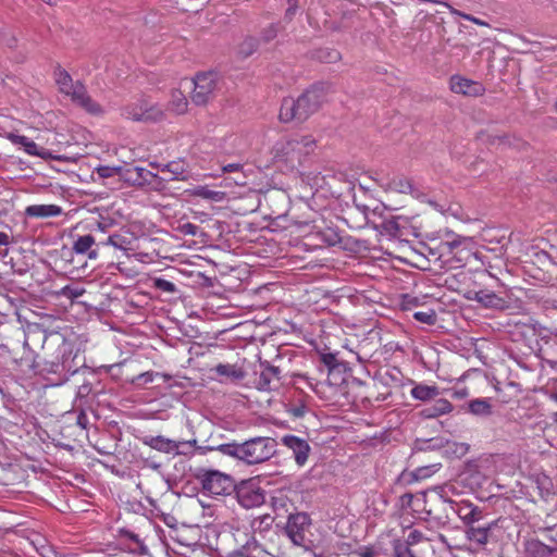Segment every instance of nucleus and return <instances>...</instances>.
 <instances>
[{"mask_svg":"<svg viewBox=\"0 0 557 557\" xmlns=\"http://www.w3.org/2000/svg\"><path fill=\"white\" fill-rule=\"evenodd\" d=\"M0 41L3 46L14 49L17 46V38L11 30H4L0 34Z\"/></svg>","mask_w":557,"mask_h":557,"instance_id":"nucleus-43","label":"nucleus"},{"mask_svg":"<svg viewBox=\"0 0 557 557\" xmlns=\"http://www.w3.org/2000/svg\"><path fill=\"white\" fill-rule=\"evenodd\" d=\"M153 381V372H144V373H140L139 375H137L134 380H133V383L135 384H147V383H150Z\"/></svg>","mask_w":557,"mask_h":557,"instance_id":"nucleus-48","label":"nucleus"},{"mask_svg":"<svg viewBox=\"0 0 557 557\" xmlns=\"http://www.w3.org/2000/svg\"><path fill=\"white\" fill-rule=\"evenodd\" d=\"M162 172H169L172 174V176L169 180H184L185 177L183 175L184 170L183 166L177 162H170L162 168Z\"/></svg>","mask_w":557,"mask_h":557,"instance_id":"nucleus-40","label":"nucleus"},{"mask_svg":"<svg viewBox=\"0 0 557 557\" xmlns=\"http://www.w3.org/2000/svg\"><path fill=\"white\" fill-rule=\"evenodd\" d=\"M321 361L330 371L335 370L339 366L336 356L332 352L321 355Z\"/></svg>","mask_w":557,"mask_h":557,"instance_id":"nucleus-44","label":"nucleus"},{"mask_svg":"<svg viewBox=\"0 0 557 557\" xmlns=\"http://www.w3.org/2000/svg\"><path fill=\"white\" fill-rule=\"evenodd\" d=\"M468 410L474 416L488 417L492 414V405L488 399L476 398L468 403Z\"/></svg>","mask_w":557,"mask_h":557,"instance_id":"nucleus-25","label":"nucleus"},{"mask_svg":"<svg viewBox=\"0 0 557 557\" xmlns=\"http://www.w3.org/2000/svg\"><path fill=\"white\" fill-rule=\"evenodd\" d=\"M318 235L321 240L329 246H336L343 243L339 232L333 227H325L324 230L319 231Z\"/></svg>","mask_w":557,"mask_h":557,"instance_id":"nucleus-28","label":"nucleus"},{"mask_svg":"<svg viewBox=\"0 0 557 557\" xmlns=\"http://www.w3.org/2000/svg\"><path fill=\"white\" fill-rule=\"evenodd\" d=\"M92 391V386L90 383H83L77 391V396L79 398L87 397Z\"/></svg>","mask_w":557,"mask_h":557,"instance_id":"nucleus-52","label":"nucleus"},{"mask_svg":"<svg viewBox=\"0 0 557 557\" xmlns=\"http://www.w3.org/2000/svg\"><path fill=\"white\" fill-rule=\"evenodd\" d=\"M177 230L184 235L196 236L198 234L199 226L190 222H186L180 224Z\"/></svg>","mask_w":557,"mask_h":557,"instance_id":"nucleus-45","label":"nucleus"},{"mask_svg":"<svg viewBox=\"0 0 557 557\" xmlns=\"http://www.w3.org/2000/svg\"><path fill=\"white\" fill-rule=\"evenodd\" d=\"M61 294L67 298L74 299L81 297L84 294V290L67 285L62 288Z\"/></svg>","mask_w":557,"mask_h":557,"instance_id":"nucleus-47","label":"nucleus"},{"mask_svg":"<svg viewBox=\"0 0 557 557\" xmlns=\"http://www.w3.org/2000/svg\"><path fill=\"white\" fill-rule=\"evenodd\" d=\"M496 525V521L471 524L466 528V537L480 546H484L488 543L492 536V530Z\"/></svg>","mask_w":557,"mask_h":557,"instance_id":"nucleus-16","label":"nucleus"},{"mask_svg":"<svg viewBox=\"0 0 557 557\" xmlns=\"http://www.w3.org/2000/svg\"><path fill=\"white\" fill-rule=\"evenodd\" d=\"M463 481H466L472 488L481 487L485 481L484 474L479 470V467L474 462L467 463L462 474Z\"/></svg>","mask_w":557,"mask_h":557,"instance_id":"nucleus-24","label":"nucleus"},{"mask_svg":"<svg viewBox=\"0 0 557 557\" xmlns=\"http://www.w3.org/2000/svg\"><path fill=\"white\" fill-rule=\"evenodd\" d=\"M124 166H110V165H99L92 172V175H97L98 180H106L112 177H119V180H123ZM92 180L96 182L97 180L92 176Z\"/></svg>","mask_w":557,"mask_h":557,"instance_id":"nucleus-26","label":"nucleus"},{"mask_svg":"<svg viewBox=\"0 0 557 557\" xmlns=\"http://www.w3.org/2000/svg\"><path fill=\"white\" fill-rule=\"evenodd\" d=\"M388 188L391 190H394L397 193L407 194V193L411 191L412 186H411L410 181L407 177H405L403 175H398V176L393 177L388 182Z\"/></svg>","mask_w":557,"mask_h":557,"instance_id":"nucleus-29","label":"nucleus"},{"mask_svg":"<svg viewBox=\"0 0 557 557\" xmlns=\"http://www.w3.org/2000/svg\"><path fill=\"white\" fill-rule=\"evenodd\" d=\"M440 392L436 386L419 384L411 389V396L416 399L426 401L438 396Z\"/></svg>","mask_w":557,"mask_h":557,"instance_id":"nucleus-27","label":"nucleus"},{"mask_svg":"<svg viewBox=\"0 0 557 557\" xmlns=\"http://www.w3.org/2000/svg\"><path fill=\"white\" fill-rule=\"evenodd\" d=\"M307 411V407L304 405V404H300L298 406H293L290 409H289V412L295 417V418H302L305 416Z\"/></svg>","mask_w":557,"mask_h":557,"instance_id":"nucleus-51","label":"nucleus"},{"mask_svg":"<svg viewBox=\"0 0 557 557\" xmlns=\"http://www.w3.org/2000/svg\"><path fill=\"white\" fill-rule=\"evenodd\" d=\"M171 109L177 114H182L187 110V99L181 91H174L172 94V100L170 102Z\"/></svg>","mask_w":557,"mask_h":557,"instance_id":"nucleus-32","label":"nucleus"},{"mask_svg":"<svg viewBox=\"0 0 557 557\" xmlns=\"http://www.w3.org/2000/svg\"><path fill=\"white\" fill-rule=\"evenodd\" d=\"M260 367L262 370L255 381L256 388L263 392L276 388L281 381V369L267 361L260 362Z\"/></svg>","mask_w":557,"mask_h":557,"instance_id":"nucleus-13","label":"nucleus"},{"mask_svg":"<svg viewBox=\"0 0 557 557\" xmlns=\"http://www.w3.org/2000/svg\"><path fill=\"white\" fill-rule=\"evenodd\" d=\"M76 423L77 425H79L82 429H87V425H88V417L86 414V412L84 410H81L79 413L77 414V418H76Z\"/></svg>","mask_w":557,"mask_h":557,"instance_id":"nucleus-53","label":"nucleus"},{"mask_svg":"<svg viewBox=\"0 0 557 557\" xmlns=\"http://www.w3.org/2000/svg\"><path fill=\"white\" fill-rule=\"evenodd\" d=\"M462 16H463L466 20H469V21H471V22H473V23H475V24H478V25H487L485 22H483V21H481V20H479V18H476V17H474V16H471V15H469V14H463Z\"/></svg>","mask_w":557,"mask_h":557,"instance_id":"nucleus-61","label":"nucleus"},{"mask_svg":"<svg viewBox=\"0 0 557 557\" xmlns=\"http://www.w3.org/2000/svg\"><path fill=\"white\" fill-rule=\"evenodd\" d=\"M95 243V238L90 234L79 236L73 244V250L78 255H87L89 259H96L98 252L92 249Z\"/></svg>","mask_w":557,"mask_h":557,"instance_id":"nucleus-22","label":"nucleus"},{"mask_svg":"<svg viewBox=\"0 0 557 557\" xmlns=\"http://www.w3.org/2000/svg\"><path fill=\"white\" fill-rule=\"evenodd\" d=\"M197 479L202 490L211 495H231L235 487V480L218 470H202Z\"/></svg>","mask_w":557,"mask_h":557,"instance_id":"nucleus-6","label":"nucleus"},{"mask_svg":"<svg viewBox=\"0 0 557 557\" xmlns=\"http://www.w3.org/2000/svg\"><path fill=\"white\" fill-rule=\"evenodd\" d=\"M8 138L12 144L22 147L25 150V152H27L30 156H36L44 160L52 159L59 161H71V158L69 157L55 156L52 154L48 149L44 147H38L34 140L24 135L10 133L8 135Z\"/></svg>","mask_w":557,"mask_h":557,"instance_id":"nucleus-12","label":"nucleus"},{"mask_svg":"<svg viewBox=\"0 0 557 557\" xmlns=\"http://www.w3.org/2000/svg\"><path fill=\"white\" fill-rule=\"evenodd\" d=\"M453 410V405L446 399H437L433 407L430 409L429 417H435L440 414L448 413Z\"/></svg>","mask_w":557,"mask_h":557,"instance_id":"nucleus-33","label":"nucleus"},{"mask_svg":"<svg viewBox=\"0 0 557 557\" xmlns=\"http://www.w3.org/2000/svg\"><path fill=\"white\" fill-rule=\"evenodd\" d=\"M394 557H417L412 547L407 545L401 539H395L392 542Z\"/></svg>","mask_w":557,"mask_h":557,"instance_id":"nucleus-30","label":"nucleus"},{"mask_svg":"<svg viewBox=\"0 0 557 557\" xmlns=\"http://www.w3.org/2000/svg\"><path fill=\"white\" fill-rule=\"evenodd\" d=\"M235 487L233 493L243 508L251 509L265 503L267 493L256 478L242 480L238 484L235 483Z\"/></svg>","mask_w":557,"mask_h":557,"instance_id":"nucleus-4","label":"nucleus"},{"mask_svg":"<svg viewBox=\"0 0 557 557\" xmlns=\"http://www.w3.org/2000/svg\"><path fill=\"white\" fill-rule=\"evenodd\" d=\"M152 284L156 289L164 293L173 294L177 290L174 283L162 277H156Z\"/></svg>","mask_w":557,"mask_h":557,"instance_id":"nucleus-38","label":"nucleus"},{"mask_svg":"<svg viewBox=\"0 0 557 557\" xmlns=\"http://www.w3.org/2000/svg\"><path fill=\"white\" fill-rule=\"evenodd\" d=\"M525 552L529 557H553L557 549L539 540H531L525 545Z\"/></svg>","mask_w":557,"mask_h":557,"instance_id":"nucleus-23","label":"nucleus"},{"mask_svg":"<svg viewBox=\"0 0 557 557\" xmlns=\"http://www.w3.org/2000/svg\"><path fill=\"white\" fill-rule=\"evenodd\" d=\"M386 230L388 231H397L398 230V224L394 221H389L386 223Z\"/></svg>","mask_w":557,"mask_h":557,"instance_id":"nucleus-62","label":"nucleus"},{"mask_svg":"<svg viewBox=\"0 0 557 557\" xmlns=\"http://www.w3.org/2000/svg\"><path fill=\"white\" fill-rule=\"evenodd\" d=\"M413 318L428 325H434L436 323V313L433 310L414 312Z\"/></svg>","mask_w":557,"mask_h":557,"instance_id":"nucleus-42","label":"nucleus"},{"mask_svg":"<svg viewBox=\"0 0 557 557\" xmlns=\"http://www.w3.org/2000/svg\"><path fill=\"white\" fill-rule=\"evenodd\" d=\"M423 539V534L422 532H420L419 530H412L409 532L408 536L406 539H401L403 541H405V543L407 545H409L410 547L417 545L418 543H420Z\"/></svg>","mask_w":557,"mask_h":557,"instance_id":"nucleus-46","label":"nucleus"},{"mask_svg":"<svg viewBox=\"0 0 557 557\" xmlns=\"http://www.w3.org/2000/svg\"><path fill=\"white\" fill-rule=\"evenodd\" d=\"M400 499H401L403 505L410 506V504L413 499V495L411 493H406L400 497Z\"/></svg>","mask_w":557,"mask_h":557,"instance_id":"nucleus-59","label":"nucleus"},{"mask_svg":"<svg viewBox=\"0 0 557 557\" xmlns=\"http://www.w3.org/2000/svg\"><path fill=\"white\" fill-rule=\"evenodd\" d=\"M78 106L84 108L87 112L91 114H101L102 109L99 103L94 101L91 97L87 94V96L84 98V100L78 102Z\"/></svg>","mask_w":557,"mask_h":557,"instance_id":"nucleus-39","label":"nucleus"},{"mask_svg":"<svg viewBox=\"0 0 557 557\" xmlns=\"http://www.w3.org/2000/svg\"><path fill=\"white\" fill-rule=\"evenodd\" d=\"M195 196L201 197L203 199H209L213 201H220L222 199L223 193L211 190L206 187H198L193 193Z\"/></svg>","mask_w":557,"mask_h":557,"instance_id":"nucleus-36","label":"nucleus"},{"mask_svg":"<svg viewBox=\"0 0 557 557\" xmlns=\"http://www.w3.org/2000/svg\"><path fill=\"white\" fill-rule=\"evenodd\" d=\"M468 299L475 300L486 308H503L505 302L495 293L485 289L469 292Z\"/></svg>","mask_w":557,"mask_h":557,"instance_id":"nucleus-19","label":"nucleus"},{"mask_svg":"<svg viewBox=\"0 0 557 557\" xmlns=\"http://www.w3.org/2000/svg\"><path fill=\"white\" fill-rule=\"evenodd\" d=\"M257 47H258L257 39L249 37V38L245 39L243 41V44L240 45L239 53L243 54L244 58H247L257 50Z\"/></svg>","mask_w":557,"mask_h":557,"instance_id":"nucleus-41","label":"nucleus"},{"mask_svg":"<svg viewBox=\"0 0 557 557\" xmlns=\"http://www.w3.org/2000/svg\"><path fill=\"white\" fill-rule=\"evenodd\" d=\"M10 244V237L7 233H0V246H8Z\"/></svg>","mask_w":557,"mask_h":557,"instance_id":"nucleus-60","label":"nucleus"},{"mask_svg":"<svg viewBox=\"0 0 557 557\" xmlns=\"http://www.w3.org/2000/svg\"><path fill=\"white\" fill-rule=\"evenodd\" d=\"M276 36V29L273 25H271L269 28H267L263 32V39L264 41H270Z\"/></svg>","mask_w":557,"mask_h":557,"instance_id":"nucleus-56","label":"nucleus"},{"mask_svg":"<svg viewBox=\"0 0 557 557\" xmlns=\"http://www.w3.org/2000/svg\"><path fill=\"white\" fill-rule=\"evenodd\" d=\"M57 83L60 86L62 92H65L67 89L71 88V86L74 85L71 75L66 71L61 69H59L57 72Z\"/></svg>","mask_w":557,"mask_h":557,"instance_id":"nucleus-37","label":"nucleus"},{"mask_svg":"<svg viewBox=\"0 0 557 557\" xmlns=\"http://www.w3.org/2000/svg\"><path fill=\"white\" fill-rule=\"evenodd\" d=\"M141 442L152 449L164 454L175 453L176 455H188L193 451L197 444L196 440L191 441H173L162 435L152 436L146 435Z\"/></svg>","mask_w":557,"mask_h":557,"instance_id":"nucleus-7","label":"nucleus"},{"mask_svg":"<svg viewBox=\"0 0 557 557\" xmlns=\"http://www.w3.org/2000/svg\"><path fill=\"white\" fill-rule=\"evenodd\" d=\"M441 498L443 504L460 518L466 528L484 520V511L479 506L467 500L456 502L443 495Z\"/></svg>","mask_w":557,"mask_h":557,"instance_id":"nucleus-9","label":"nucleus"},{"mask_svg":"<svg viewBox=\"0 0 557 557\" xmlns=\"http://www.w3.org/2000/svg\"><path fill=\"white\" fill-rule=\"evenodd\" d=\"M318 59L322 62L332 63V62H336L337 60H339L341 55H339L338 51L332 50V51L327 52L326 55H318Z\"/></svg>","mask_w":557,"mask_h":557,"instance_id":"nucleus-49","label":"nucleus"},{"mask_svg":"<svg viewBox=\"0 0 557 557\" xmlns=\"http://www.w3.org/2000/svg\"><path fill=\"white\" fill-rule=\"evenodd\" d=\"M121 114L126 119L140 122H158L163 119V111L146 100L126 104L122 108Z\"/></svg>","mask_w":557,"mask_h":557,"instance_id":"nucleus-8","label":"nucleus"},{"mask_svg":"<svg viewBox=\"0 0 557 557\" xmlns=\"http://www.w3.org/2000/svg\"><path fill=\"white\" fill-rule=\"evenodd\" d=\"M461 244V237L455 236L451 240H446L444 245H446L449 249V251H453L456 247H458Z\"/></svg>","mask_w":557,"mask_h":557,"instance_id":"nucleus-57","label":"nucleus"},{"mask_svg":"<svg viewBox=\"0 0 557 557\" xmlns=\"http://www.w3.org/2000/svg\"><path fill=\"white\" fill-rule=\"evenodd\" d=\"M355 554L359 557H376V553L370 547L360 548Z\"/></svg>","mask_w":557,"mask_h":557,"instance_id":"nucleus-55","label":"nucleus"},{"mask_svg":"<svg viewBox=\"0 0 557 557\" xmlns=\"http://www.w3.org/2000/svg\"><path fill=\"white\" fill-rule=\"evenodd\" d=\"M194 90L191 92V101L196 106H206L215 98L219 89V75L216 72H202L193 79Z\"/></svg>","mask_w":557,"mask_h":557,"instance_id":"nucleus-5","label":"nucleus"},{"mask_svg":"<svg viewBox=\"0 0 557 557\" xmlns=\"http://www.w3.org/2000/svg\"><path fill=\"white\" fill-rule=\"evenodd\" d=\"M243 169V164L240 163H228L222 165V171L224 173H232V172H238Z\"/></svg>","mask_w":557,"mask_h":557,"instance_id":"nucleus-54","label":"nucleus"},{"mask_svg":"<svg viewBox=\"0 0 557 557\" xmlns=\"http://www.w3.org/2000/svg\"><path fill=\"white\" fill-rule=\"evenodd\" d=\"M66 95L72 97V100L78 104L87 96V90L83 84L76 82L70 89L65 91Z\"/></svg>","mask_w":557,"mask_h":557,"instance_id":"nucleus-35","label":"nucleus"},{"mask_svg":"<svg viewBox=\"0 0 557 557\" xmlns=\"http://www.w3.org/2000/svg\"><path fill=\"white\" fill-rule=\"evenodd\" d=\"M450 89L456 94H461L470 97L481 96L485 90L481 83L463 78L461 76L451 77Z\"/></svg>","mask_w":557,"mask_h":557,"instance_id":"nucleus-17","label":"nucleus"},{"mask_svg":"<svg viewBox=\"0 0 557 557\" xmlns=\"http://www.w3.org/2000/svg\"><path fill=\"white\" fill-rule=\"evenodd\" d=\"M329 90L330 85L318 83L310 86L297 98H284L280 108V121L283 123H304L319 111L326 100Z\"/></svg>","mask_w":557,"mask_h":557,"instance_id":"nucleus-1","label":"nucleus"},{"mask_svg":"<svg viewBox=\"0 0 557 557\" xmlns=\"http://www.w3.org/2000/svg\"><path fill=\"white\" fill-rule=\"evenodd\" d=\"M120 533L126 540L124 545L128 553L139 557H152L147 545L136 533L128 530H121Z\"/></svg>","mask_w":557,"mask_h":557,"instance_id":"nucleus-18","label":"nucleus"},{"mask_svg":"<svg viewBox=\"0 0 557 557\" xmlns=\"http://www.w3.org/2000/svg\"><path fill=\"white\" fill-rule=\"evenodd\" d=\"M106 245H111L114 248L121 249V250H127L128 246L131 244V240L121 235V234H112L107 238Z\"/></svg>","mask_w":557,"mask_h":557,"instance_id":"nucleus-34","label":"nucleus"},{"mask_svg":"<svg viewBox=\"0 0 557 557\" xmlns=\"http://www.w3.org/2000/svg\"><path fill=\"white\" fill-rule=\"evenodd\" d=\"M277 442L268 436H257L244 443H227L218 446L223 455L236 458L248 465H259L271 459L276 453Z\"/></svg>","mask_w":557,"mask_h":557,"instance_id":"nucleus-2","label":"nucleus"},{"mask_svg":"<svg viewBox=\"0 0 557 557\" xmlns=\"http://www.w3.org/2000/svg\"><path fill=\"white\" fill-rule=\"evenodd\" d=\"M282 443L293 451L295 461L298 466H304L309 457L311 450L308 442L295 435H284Z\"/></svg>","mask_w":557,"mask_h":557,"instance_id":"nucleus-15","label":"nucleus"},{"mask_svg":"<svg viewBox=\"0 0 557 557\" xmlns=\"http://www.w3.org/2000/svg\"><path fill=\"white\" fill-rule=\"evenodd\" d=\"M315 147V141L310 135L295 136L280 140L274 146L275 159L289 163L300 164L302 159L309 156Z\"/></svg>","mask_w":557,"mask_h":557,"instance_id":"nucleus-3","label":"nucleus"},{"mask_svg":"<svg viewBox=\"0 0 557 557\" xmlns=\"http://www.w3.org/2000/svg\"><path fill=\"white\" fill-rule=\"evenodd\" d=\"M311 524L310 516L306 512L292 513L287 518L285 534L297 546H306L307 532Z\"/></svg>","mask_w":557,"mask_h":557,"instance_id":"nucleus-10","label":"nucleus"},{"mask_svg":"<svg viewBox=\"0 0 557 557\" xmlns=\"http://www.w3.org/2000/svg\"><path fill=\"white\" fill-rule=\"evenodd\" d=\"M497 139L500 141V144H505V139H507V136L497 137Z\"/></svg>","mask_w":557,"mask_h":557,"instance_id":"nucleus-63","label":"nucleus"},{"mask_svg":"<svg viewBox=\"0 0 557 557\" xmlns=\"http://www.w3.org/2000/svg\"><path fill=\"white\" fill-rule=\"evenodd\" d=\"M75 357H71V352L66 356L63 355L62 362L61 363H53L51 364L50 372H53L59 375L57 382L54 384H62L66 381H69L70 376L76 374L79 370L83 372H89V368L82 366H73Z\"/></svg>","mask_w":557,"mask_h":557,"instance_id":"nucleus-14","label":"nucleus"},{"mask_svg":"<svg viewBox=\"0 0 557 557\" xmlns=\"http://www.w3.org/2000/svg\"><path fill=\"white\" fill-rule=\"evenodd\" d=\"M273 522L274 518L271 515L265 513L252 519L251 529L253 532H264L272 527Z\"/></svg>","mask_w":557,"mask_h":557,"instance_id":"nucleus-31","label":"nucleus"},{"mask_svg":"<svg viewBox=\"0 0 557 557\" xmlns=\"http://www.w3.org/2000/svg\"><path fill=\"white\" fill-rule=\"evenodd\" d=\"M313 557H322V556L314 553Z\"/></svg>","mask_w":557,"mask_h":557,"instance_id":"nucleus-64","label":"nucleus"},{"mask_svg":"<svg viewBox=\"0 0 557 557\" xmlns=\"http://www.w3.org/2000/svg\"><path fill=\"white\" fill-rule=\"evenodd\" d=\"M25 214L29 218H50L62 214V208L57 205H32L26 207Z\"/></svg>","mask_w":557,"mask_h":557,"instance_id":"nucleus-21","label":"nucleus"},{"mask_svg":"<svg viewBox=\"0 0 557 557\" xmlns=\"http://www.w3.org/2000/svg\"><path fill=\"white\" fill-rule=\"evenodd\" d=\"M123 181L132 186H149L153 189H160L165 178L158 176L145 168L124 166Z\"/></svg>","mask_w":557,"mask_h":557,"instance_id":"nucleus-11","label":"nucleus"},{"mask_svg":"<svg viewBox=\"0 0 557 557\" xmlns=\"http://www.w3.org/2000/svg\"><path fill=\"white\" fill-rule=\"evenodd\" d=\"M469 449V445L461 443L456 444V449L454 450L455 454H459L460 456H463Z\"/></svg>","mask_w":557,"mask_h":557,"instance_id":"nucleus-58","label":"nucleus"},{"mask_svg":"<svg viewBox=\"0 0 557 557\" xmlns=\"http://www.w3.org/2000/svg\"><path fill=\"white\" fill-rule=\"evenodd\" d=\"M212 371L219 376L225 377V380H221V382L236 383L244 380L246 376V371L243 368L230 363H219Z\"/></svg>","mask_w":557,"mask_h":557,"instance_id":"nucleus-20","label":"nucleus"},{"mask_svg":"<svg viewBox=\"0 0 557 557\" xmlns=\"http://www.w3.org/2000/svg\"><path fill=\"white\" fill-rule=\"evenodd\" d=\"M287 3L288 7L286 9L285 16L290 20L298 10V3L297 0H287Z\"/></svg>","mask_w":557,"mask_h":557,"instance_id":"nucleus-50","label":"nucleus"}]
</instances>
